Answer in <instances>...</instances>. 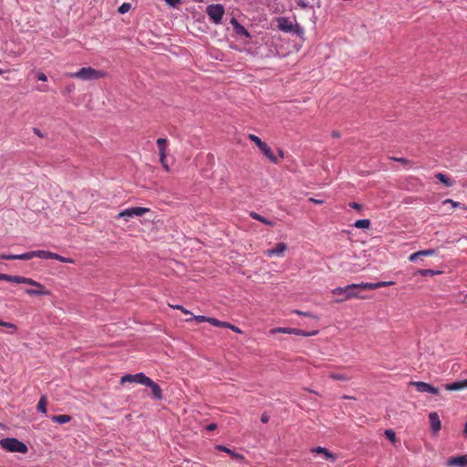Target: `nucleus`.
Masks as SVG:
<instances>
[{
  "mask_svg": "<svg viewBox=\"0 0 467 467\" xmlns=\"http://www.w3.org/2000/svg\"><path fill=\"white\" fill-rule=\"evenodd\" d=\"M395 283L393 281H381L378 283L362 282L360 284H351L345 287H336L331 290V293L335 296H342L341 298L335 300L337 303H341L352 298L363 299L364 296H359L358 290H373L380 287L393 285Z\"/></svg>",
  "mask_w": 467,
  "mask_h": 467,
  "instance_id": "nucleus-1",
  "label": "nucleus"
},
{
  "mask_svg": "<svg viewBox=\"0 0 467 467\" xmlns=\"http://www.w3.org/2000/svg\"><path fill=\"white\" fill-rule=\"evenodd\" d=\"M72 78H78L81 80H96L107 77V72L103 70H98L91 67H81L77 72L69 73L67 75Z\"/></svg>",
  "mask_w": 467,
  "mask_h": 467,
  "instance_id": "nucleus-2",
  "label": "nucleus"
},
{
  "mask_svg": "<svg viewBox=\"0 0 467 467\" xmlns=\"http://www.w3.org/2000/svg\"><path fill=\"white\" fill-rule=\"evenodd\" d=\"M0 445L3 449L12 452L26 453L28 451L27 446L16 438L2 439L0 441Z\"/></svg>",
  "mask_w": 467,
  "mask_h": 467,
  "instance_id": "nucleus-3",
  "label": "nucleus"
},
{
  "mask_svg": "<svg viewBox=\"0 0 467 467\" xmlns=\"http://www.w3.org/2000/svg\"><path fill=\"white\" fill-rule=\"evenodd\" d=\"M158 150H159V155H160V162L163 169L166 171H170L169 164L167 162V148H168V140L164 138H159L156 141Z\"/></svg>",
  "mask_w": 467,
  "mask_h": 467,
  "instance_id": "nucleus-4",
  "label": "nucleus"
},
{
  "mask_svg": "<svg viewBox=\"0 0 467 467\" xmlns=\"http://www.w3.org/2000/svg\"><path fill=\"white\" fill-rule=\"evenodd\" d=\"M206 13L214 24H219L224 14L222 5H210L206 7Z\"/></svg>",
  "mask_w": 467,
  "mask_h": 467,
  "instance_id": "nucleus-5",
  "label": "nucleus"
},
{
  "mask_svg": "<svg viewBox=\"0 0 467 467\" xmlns=\"http://www.w3.org/2000/svg\"><path fill=\"white\" fill-rule=\"evenodd\" d=\"M149 212H150L149 208L131 207V208H128V209L120 212L118 214V218H123L124 220L128 221L134 216H142Z\"/></svg>",
  "mask_w": 467,
  "mask_h": 467,
  "instance_id": "nucleus-6",
  "label": "nucleus"
},
{
  "mask_svg": "<svg viewBox=\"0 0 467 467\" xmlns=\"http://www.w3.org/2000/svg\"><path fill=\"white\" fill-rule=\"evenodd\" d=\"M271 333L272 334L283 333V334L297 335V336H303V337H310V336H316L318 333V330L306 332V331L299 329V328L275 327L271 330Z\"/></svg>",
  "mask_w": 467,
  "mask_h": 467,
  "instance_id": "nucleus-7",
  "label": "nucleus"
},
{
  "mask_svg": "<svg viewBox=\"0 0 467 467\" xmlns=\"http://www.w3.org/2000/svg\"><path fill=\"white\" fill-rule=\"evenodd\" d=\"M22 278L30 281V283H25L26 285H29L36 287V289H26V293L28 296H47V295H50V292L48 290H47L42 284H40V283H38V282H36V281H35V280H33L31 278H28V277L22 276Z\"/></svg>",
  "mask_w": 467,
  "mask_h": 467,
  "instance_id": "nucleus-8",
  "label": "nucleus"
},
{
  "mask_svg": "<svg viewBox=\"0 0 467 467\" xmlns=\"http://www.w3.org/2000/svg\"><path fill=\"white\" fill-rule=\"evenodd\" d=\"M150 379L144 373L140 372L134 375L127 374L121 377L120 383L124 384L126 382H136L141 385L146 386L148 380Z\"/></svg>",
  "mask_w": 467,
  "mask_h": 467,
  "instance_id": "nucleus-9",
  "label": "nucleus"
},
{
  "mask_svg": "<svg viewBox=\"0 0 467 467\" xmlns=\"http://www.w3.org/2000/svg\"><path fill=\"white\" fill-rule=\"evenodd\" d=\"M410 385L414 386L419 392H429L431 394H439V389L423 381H410Z\"/></svg>",
  "mask_w": 467,
  "mask_h": 467,
  "instance_id": "nucleus-10",
  "label": "nucleus"
},
{
  "mask_svg": "<svg viewBox=\"0 0 467 467\" xmlns=\"http://www.w3.org/2000/svg\"><path fill=\"white\" fill-rule=\"evenodd\" d=\"M449 467H467V454L451 457L446 462Z\"/></svg>",
  "mask_w": 467,
  "mask_h": 467,
  "instance_id": "nucleus-11",
  "label": "nucleus"
},
{
  "mask_svg": "<svg viewBox=\"0 0 467 467\" xmlns=\"http://www.w3.org/2000/svg\"><path fill=\"white\" fill-rule=\"evenodd\" d=\"M287 249V246L285 243H278L274 248L268 249L265 252V254L267 256H282L285 250Z\"/></svg>",
  "mask_w": 467,
  "mask_h": 467,
  "instance_id": "nucleus-12",
  "label": "nucleus"
},
{
  "mask_svg": "<svg viewBox=\"0 0 467 467\" xmlns=\"http://www.w3.org/2000/svg\"><path fill=\"white\" fill-rule=\"evenodd\" d=\"M146 387H149L151 389L152 396L158 400H161L163 399L162 389L161 387L154 382L150 378L148 380Z\"/></svg>",
  "mask_w": 467,
  "mask_h": 467,
  "instance_id": "nucleus-13",
  "label": "nucleus"
},
{
  "mask_svg": "<svg viewBox=\"0 0 467 467\" xmlns=\"http://www.w3.org/2000/svg\"><path fill=\"white\" fill-rule=\"evenodd\" d=\"M311 451L313 453H317V454H322L324 455V457L327 459V460H329L331 462H335L337 460V456L330 452L327 448L325 447H316L314 449L311 450Z\"/></svg>",
  "mask_w": 467,
  "mask_h": 467,
  "instance_id": "nucleus-14",
  "label": "nucleus"
},
{
  "mask_svg": "<svg viewBox=\"0 0 467 467\" xmlns=\"http://www.w3.org/2000/svg\"><path fill=\"white\" fill-rule=\"evenodd\" d=\"M444 389L450 391H457L462 390L463 389H467V379L455 381L450 384H445Z\"/></svg>",
  "mask_w": 467,
  "mask_h": 467,
  "instance_id": "nucleus-15",
  "label": "nucleus"
},
{
  "mask_svg": "<svg viewBox=\"0 0 467 467\" xmlns=\"http://www.w3.org/2000/svg\"><path fill=\"white\" fill-rule=\"evenodd\" d=\"M429 420L431 423V427L434 432H437L441 430V424L437 412H431L429 414Z\"/></svg>",
  "mask_w": 467,
  "mask_h": 467,
  "instance_id": "nucleus-16",
  "label": "nucleus"
},
{
  "mask_svg": "<svg viewBox=\"0 0 467 467\" xmlns=\"http://www.w3.org/2000/svg\"><path fill=\"white\" fill-rule=\"evenodd\" d=\"M215 450L218 451H224L228 454H230L233 458L236 459L237 461H244V456L243 454L237 453L234 451H232L231 449L223 446V445H216Z\"/></svg>",
  "mask_w": 467,
  "mask_h": 467,
  "instance_id": "nucleus-17",
  "label": "nucleus"
},
{
  "mask_svg": "<svg viewBox=\"0 0 467 467\" xmlns=\"http://www.w3.org/2000/svg\"><path fill=\"white\" fill-rule=\"evenodd\" d=\"M0 280H5L12 283H30L26 279H23L20 275H9L6 274H0Z\"/></svg>",
  "mask_w": 467,
  "mask_h": 467,
  "instance_id": "nucleus-18",
  "label": "nucleus"
},
{
  "mask_svg": "<svg viewBox=\"0 0 467 467\" xmlns=\"http://www.w3.org/2000/svg\"><path fill=\"white\" fill-rule=\"evenodd\" d=\"M278 27L284 32H291L293 30V24L286 18H280L278 20Z\"/></svg>",
  "mask_w": 467,
  "mask_h": 467,
  "instance_id": "nucleus-19",
  "label": "nucleus"
},
{
  "mask_svg": "<svg viewBox=\"0 0 467 467\" xmlns=\"http://www.w3.org/2000/svg\"><path fill=\"white\" fill-rule=\"evenodd\" d=\"M32 255H33V258L38 257V258H42V259H53L54 253L49 252V251H45V250H36V251H32Z\"/></svg>",
  "mask_w": 467,
  "mask_h": 467,
  "instance_id": "nucleus-20",
  "label": "nucleus"
},
{
  "mask_svg": "<svg viewBox=\"0 0 467 467\" xmlns=\"http://www.w3.org/2000/svg\"><path fill=\"white\" fill-rule=\"evenodd\" d=\"M51 420L56 423L64 424L69 422L71 420V417L67 414L53 415L51 417Z\"/></svg>",
  "mask_w": 467,
  "mask_h": 467,
  "instance_id": "nucleus-21",
  "label": "nucleus"
},
{
  "mask_svg": "<svg viewBox=\"0 0 467 467\" xmlns=\"http://www.w3.org/2000/svg\"><path fill=\"white\" fill-rule=\"evenodd\" d=\"M261 151L264 153V155L268 158L272 162L277 163L278 160L273 153L271 148L265 144V146L261 150Z\"/></svg>",
  "mask_w": 467,
  "mask_h": 467,
  "instance_id": "nucleus-22",
  "label": "nucleus"
},
{
  "mask_svg": "<svg viewBox=\"0 0 467 467\" xmlns=\"http://www.w3.org/2000/svg\"><path fill=\"white\" fill-rule=\"evenodd\" d=\"M250 216L253 219L257 220V221H259V222H261V223H265L266 225H269V226H274L275 225V223L272 221L263 217L262 215H260L259 213H257L255 212H251L250 213Z\"/></svg>",
  "mask_w": 467,
  "mask_h": 467,
  "instance_id": "nucleus-23",
  "label": "nucleus"
},
{
  "mask_svg": "<svg viewBox=\"0 0 467 467\" xmlns=\"http://www.w3.org/2000/svg\"><path fill=\"white\" fill-rule=\"evenodd\" d=\"M47 399L46 396H42L37 403L36 409L42 413H47Z\"/></svg>",
  "mask_w": 467,
  "mask_h": 467,
  "instance_id": "nucleus-24",
  "label": "nucleus"
},
{
  "mask_svg": "<svg viewBox=\"0 0 467 467\" xmlns=\"http://www.w3.org/2000/svg\"><path fill=\"white\" fill-rule=\"evenodd\" d=\"M436 179H438L441 183H443L447 187H451L452 185L451 181L443 173L438 172L435 174Z\"/></svg>",
  "mask_w": 467,
  "mask_h": 467,
  "instance_id": "nucleus-25",
  "label": "nucleus"
},
{
  "mask_svg": "<svg viewBox=\"0 0 467 467\" xmlns=\"http://www.w3.org/2000/svg\"><path fill=\"white\" fill-rule=\"evenodd\" d=\"M232 23L235 25V30L238 35H243L246 37L250 36V33L241 25H239L234 19H233Z\"/></svg>",
  "mask_w": 467,
  "mask_h": 467,
  "instance_id": "nucleus-26",
  "label": "nucleus"
},
{
  "mask_svg": "<svg viewBox=\"0 0 467 467\" xmlns=\"http://www.w3.org/2000/svg\"><path fill=\"white\" fill-rule=\"evenodd\" d=\"M416 274L420 275L421 276H427V275L432 276V275L441 274V271H435V270H431V269H420L416 272Z\"/></svg>",
  "mask_w": 467,
  "mask_h": 467,
  "instance_id": "nucleus-27",
  "label": "nucleus"
},
{
  "mask_svg": "<svg viewBox=\"0 0 467 467\" xmlns=\"http://www.w3.org/2000/svg\"><path fill=\"white\" fill-rule=\"evenodd\" d=\"M329 378L332 379H335V380H341V381H348L351 379L349 376H348L346 374L335 373V372L330 373Z\"/></svg>",
  "mask_w": 467,
  "mask_h": 467,
  "instance_id": "nucleus-28",
  "label": "nucleus"
},
{
  "mask_svg": "<svg viewBox=\"0 0 467 467\" xmlns=\"http://www.w3.org/2000/svg\"><path fill=\"white\" fill-rule=\"evenodd\" d=\"M354 226L358 229H368L370 226V221L368 219L358 220Z\"/></svg>",
  "mask_w": 467,
  "mask_h": 467,
  "instance_id": "nucleus-29",
  "label": "nucleus"
},
{
  "mask_svg": "<svg viewBox=\"0 0 467 467\" xmlns=\"http://www.w3.org/2000/svg\"><path fill=\"white\" fill-rule=\"evenodd\" d=\"M209 323L212 324L214 327H228V322L220 321V320H218L216 318H213V317H210L209 318Z\"/></svg>",
  "mask_w": 467,
  "mask_h": 467,
  "instance_id": "nucleus-30",
  "label": "nucleus"
},
{
  "mask_svg": "<svg viewBox=\"0 0 467 467\" xmlns=\"http://www.w3.org/2000/svg\"><path fill=\"white\" fill-rule=\"evenodd\" d=\"M443 203H451L453 208H462L464 210L467 209L466 205H464V204H462V203H461L459 202H455V201H453L451 199L444 200Z\"/></svg>",
  "mask_w": 467,
  "mask_h": 467,
  "instance_id": "nucleus-31",
  "label": "nucleus"
},
{
  "mask_svg": "<svg viewBox=\"0 0 467 467\" xmlns=\"http://www.w3.org/2000/svg\"><path fill=\"white\" fill-rule=\"evenodd\" d=\"M53 256H54L53 259L57 260V261L62 262V263H70V264L74 263L73 259H71L69 257H64V256H62V255H60L58 254H56V253H54Z\"/></svg>",
  "mask_w": 467,
  "mask_h": 467,
  "instance_id": "nucleus-32",
  "label": "nucleus"
},
{
  "mask_svg": "<svg viewBox=\"0 0 467 467\" xmlns=\"http://www.w3.org/2000/svg\"><path fill=\"white\" fill-rule=\"evenodd\" d=\"M16 260H30L33 258L32 251L21 254H15Z\"/></svg>",
  "mask_w": 467,
  "mask_h": 467,
  "instance_id": "nucleus-33",
  "label": "nucleus"
},
{
  "mask_svg": "<svg viewBox=\"0 0 467 467\" xmlns=\"http://www.w3.org/2000/svg\"><path fill=\"white\" fill-rule=\"evenodd\" d=\"M385 436L392 443H394L396 441V434H395L394 431H392V430H386L385 431Z\"/></svg>",
  "mask_w": 467,
  "mask_h": 467,
  "instance_id": "nucleus-34",
  "label": "nucleus"
},
{
  "mask_svg": "<svg viewBox=\"0 0 467 467\" xmlns=\"http://www.w3.org/2000/svg\"><path fill=\"white\" fill-rule=\"evenodd\" d=\"M131 8V5L130 3H123L118 9V12L119 14H125L129 12Z\"/></svg>",
  "mask_w": 467,
  "mask_h": 467,
  "instance_id": "nucleus-35",
  "label": "nucleus"
},
{
  "mask_svg": "<svg viewBox=\"0 0 467 467\" xmlns=\"http://www.w3.org/2000/svg\"><path fill=\"white\" fill-rule=\"evenodd\" d=\"M294 313L298 315V316H303V317H313L315 319H318L317 317L314 316L312 313L310 312H303L301 310H294Z\"/></svg>",
  "mask_w": 467,
  "mask_h": 467,
  "instance_id": "nucleus-36",
  "label": "nucleus"
},
{
  "mask_svg": "<svg viewBox=\"0 0 467 467\" xmlns=\"http://www.w3.org/2000/svg\"><path fill=\"white\" fill-rule=\"evenodd\" d=\"M0 326L7 327V328H12L13 332H16L17 330V327L15 324L10 323V322H5V321L0 320Z\"/></svg>",
  "mask_w": 467,
  "mask_h": 467,
  "instance_id": "nucleus-37",
  "label": "nucleus"
},
{
  "mask_svg": "<svg viewBox=\"0 0 467 467\" xmlns=\"http://www.w3.org/2000/svg\"><path fill=\"white\" fill-rule=\"evenodd\" d=\"M421 253L420 251H418L416 253H413L411 254L410 256H409V261L410 262H416L418 259H420L421 257Z\"/></svg>",
  "mask_w": 467,
  "mask_h": 467,
  "instance_id": "nucleus-38",
  "label": "nucleus"
},
{
  "mask_svg": "<svg viewBox=\"0 0 467 467\" xmlns=\"http://www.w3.org/2000/svg\"><path fill=\"white\" fill-rule=\"evenodd\" d=\"M422 256H432L436 254L435 249H426V250H420Z\"/></svg>",
  "mask_w": 467,
  "mask_h": 467,
  "instance_id": "nucleus-39",
  "label": "nucleus"
},
{
  "mask_svg": "<svg viewBox=\"0 0 467 467\" xmlns=\"http://www.w3.org/2000/svg\"><path fill=\"white\" fill-rule=\"evenodd\" d=\"M209 318L210 317H204V316H195L193 317V319L196 320L198 323H202V322H208L209 323Z\"/></svg>",
  "mask_w": 467,
  "mask_h": 467,
  "instance_id": "nucleus-40",
  "label": "nucleus"
},
{
  "mask_svg": "<svg viewBox=\"0 0 467 467\" xmlns=\"http://www.w3.org/2000/svg\"><path fill=\"white\" fill-rule=\"evenodd\" d=\"M391 160L395 161H399L402 164H410V161H409L408 159H405V158H396V157H391Z\"/></svg>",
  "mask_w": 467,
  "mask_h": 467,
  "instance_id": "nucleus-41",
  "label": "nucleus"
},
{
  "mask_svg": "<svg viewBox=\"0 0 467 467\" xmlns=\"http://www.w3.org/2000/svg\"><path fill=\"white\" fill-rule=\"evenodd\" d=\"M248 138L251 141H253L254 143H255V145L261 141V139L259 137H257L256 135L254 134H249L248 135Z\"/></svg>",
  "mask_w": 467,
  "mask_h": 467,
  "instance_id": "nucleus-42",
  "label": "nucleus"
},
{
  "mask_svg": "<svg viewBox=\"0 0 467 467\" xmlns=\"http://www.w3.org/2000/svg\"><path fill=\"white\" fill-rule=\"evenodd\" d=\"M226 328H230V329H231V330H233L234 332L238 333V334L243 333V331H242L239 327H235V326H234V325H232V324H230V323H228V327H226Z\"/></svg>",
  "mask_w": 467,
  "mask_h": 467,
  "instance_id": "nucleus-43",
  "label": "nucleus"
},
{
  "mask_svg": "<svg viewBox=\"0 0 467 467\" xmlns=\"http://www.w3.org/2000/svg\"><path fill=\"white\" fill-rule=\"evenodd\" d=\"M0 258L5 260H16L15 254H0Z\"/></svg>",
  "mask_w": 467,
  "mask_h": 467,
  "instance_id": "nucleus-44",
  "label": "nucleus"
},
{
  "mask_svg": "<svg viewBox=\"0 0 467 467\" xmlns=\"http://www.w3.org/2000/svg\"><path fill=\"white\" fill-rule=\"evenodd\" d=\"M349 206L358 211H360L362 209V205L358 202H350Z\"/></svg>",
  "mask_w": 467,
  "mask_h": 467,
  "instance_id": "nucleus-45",
  "label": "nucleus"
},
{
  "mask_svg": "<svg viewBox=\"0 0 467 467\" xmlns=\"http://www.w3.org/2000/svg\"><path fill=\"white\" fill-rule=\"evenodd\" d=\"M173 308L180 309L183 314L188 315L190 314V311L184 308L182 306L177 305L172 306Z\"/></svg>",
  "mask_w": 467,
  "mask_h": 467,
  "instance_id": "nucleus-46",
  "label": "nucleus"
},
{
  "mask_svg": "<svg viewBox=\"0 0 467 467\" xmlns=\"http://www.w3.org/2000/svg\"><path fill=\"white\" fill-rule=\"evenodd\" d=\"M165 2L171 5V6H176L178 4H180L181 0H165Z\"/></svg>",
  "mask_w": 467,
  "mask_h": 467,
  "instance_id": "nucleus-47",
  "label": "nucleus"
},
{
  "mask_svg": "<svg viewBox=\"0 0 467 467\" xmlns=\"http://www.w3.org/2000/svg\"><path fill=\"white\" fill-rule=\"evenodd\" d=\"M36 78L40 81H47V76L43 72L37 73Z\"/></svg>",
  "mask_w": 467,
  "mask_h": 467,
  "instance_id": "nucleus-48",
  "label": "nucleus"
},
{
  "mask_svg": "<svg viewBox=\"0 0 467 467\" xmlns=\"http://www.w3.org/2000/svg\"><path fill=\"white\" fill-rule=\"evenodd\" d=\"M269 420V417L267 414L264 413L262 416H261V421L263 423H267Z\"/></svg>",
  "mask_w": 467,
  "mask_h": 467,
  "instance_id": "nucleus-49",
  "label": "nucleus"
},
{
  "mask_svg": "<svg viewBox=\"0 0 467 467\" xmlns=\"http://www.w3.org/2000/svg\"><path fill=\"white\" fill-rule=\"evenodd\" d=\"M309 201L316 204H321L324 202L323 200H317V199H314V198H310Z\"/></svg>",
  "mask_w": 467,
  "mask_h": 467,
  "instance_id": "nucleus-50",
  "label": "nucleus"
},
{
  "mask_svg": "<svg viewBox=\"0 0 467 467\" xmlns=\"http://www.w3.org/2000/svg\"><path fill=\"white\" fill-rule=\"evenodd\" d=\"M216 427H217V425H216L215 423H211V424H209V425L207 426V430H208V431H213V430H215V429H216Z\"/></svg>",
  "mask_w": 467,
  "mask_h": 467,
  "instance_id": "nucleus-51",
  "label": "nucleus"
},
{
  "mask_svg": "<svg viewBox=\"0 0 467 467\" xmlns=\"http://www.w3.org/2000/svg\"><path fill=\"white\" fill-rule=\"evenodd\" d=\"M265 144H266V143H265V142H264V141L261 140V141H260V142H258V143L256 144V146H257V147L259 148V150H261L265 146Z\"/></svg>",
  "mask_w": 467,
  "mask_h": 467,
  "instance_id": "nucleus-52",
  "label": "nucleus"
},
{
  "mask_svg": "<svg viewBox=\"0 0 467 467\" xmlns=\"http://www.w3.org/2000/svg\"><path fill=\"white\" fill-rule=\"evenodd\" d=\"M332 136L335 137V138H338V137H340V133L338 131H337V130H334L332 132Z\"/></svg>",
  "mask_w": 467,
  "mask_h": 467,
  "instance_id": "nucleus-53",
  "label": "nucleus"
},
{
  "mask_svg": "<svg viewBox=\"0 0 467 467\" xmlns=\"http://www.w3.org/2000/svg\"><path fill=\"white\" fill-rule=\"evenodd\" d=\"M34 132L38 136V137H42V134L40 132V130L38 129H35L34 130Z\"/></svg>",
  "mask_w": 467,
  "mask_h": 467,
  "instance_id": "nucleus-54",
  "label": "nucleus"
},
{
  "mask_svg": "<svg viewBox=\"0 0 467 467\" xmlns=\"http://www.w3.org/2000/svg\"><path fill=\"white\" fill-rule=\"evenodd\" d=\"M38 90L41 91V92H46L47 91V88L45 87V88H38Z\"/></svg>",
  "mask_w": 467,
  "mask_h": 467,
  "instance_id": "nucleus-55",
  "label": "nucleus"
},
{
  "mask_svg": "<svg viewBox=\"0 0 467 467\" xmlns=\"http://www.w3.org/2000/svg\"><path fill=\"white\" fill-rule=\"evenodd\" d=\"M464 434L467 436V423L464 426Z\"/></svg>",
  "mask_w": 467,
  "mask_h": 467,
  "instance_id": "nucleus-56",
  "label": "nucleus"
},
{
  "mask_svg": "<svg viewBox=\"0 0 467 467\" xmlns=\"http://www.w3.org/2000/svg\"><path fill=\"white\" fill-rule=\"evenodd\" d=\"M343 399H354V398H353V397H350V396H347V395H345V396H343Z\"/></svg>",
  "mask_w": 467,
  "mask_h": 467,
  "instance_id": "nucleus-57",
  "label": "nucleus"
},
{
  "mask_svg": "<svg viewBox=\"0 0 467 467\" xmlns=\"http://www.w3.org/2000/svg\"><path fill=\"white\" fill-rule=\"evenodd\" d=\"M279 154H280V156H281V157H283V156H284V153H283V151H282V150H280V151H279Z\"/></svg>",
  "mask_w": 467,
  "mask_h": 467,
  "instance_id": "nucleus-58",
  "label": "nucleus"
},
{
  "mask_svg": "<svg viewBox=\"0 0 467 467\" xmlns=\"http://www.w3.org/2000/svg\"><path fill=\"white\" fill-rule=\"evenodd\" d=\"M306 389L307 390V389ZM308 391H309V389H308ZM310 392L317 393L315 390H310Z\"/></svg>",
  "mask_w": 467,
  "mask_h": 467,
  "instance_id": "nucleus-59",
  "label": "nucleus"
},
{
  "mask_svg": "<svg viewBox=\"0 0 467 467\" xmlns=\"http://www.w3.org/2000/svg\"><path fill=\"white\" fill-rule=\"evenodd\" d=\"M195 2H203V0H194Z\"/></svg>",
  "mask_w": 467,
  "mask_h": 467,
  "instance_id": "nucleus-60",
  "label": "nucleus"
},
{
  "mask_svg": "<svg viewBox=\"0 0 467 467\" xmlns=\"http://www.w3.org/2000/svg\"><path fill=\"white\" fill-rule=\"evenodd\" d=\"M4 73V70L0 69V75H2Z\"/></svg>",
  "mask_w": 467,
  "mask_h": 467,
  "instance_id": "nucleus-61",
  "label": "nucleus"
}]
</instances>
